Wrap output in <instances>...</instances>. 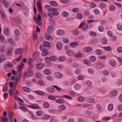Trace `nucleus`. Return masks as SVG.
<instances>
[{
  "label": "nucleus",
  "mask_w": 122,
  "mask_h": 122,
  "mask_svg": "<svg viewBox=\"0 0 122 122\" xmlns=\"http://www.w3.org/2000/svg\"><path fill=\"white\" fill-rule=\"evenodd\" d=\"M87 101L89 103H93L95 101L94 99L93 98H91L88 99L87 100Z\"/></svg>",
  "instance_id": "nucleus-52"
},
{
  "label": "nucleus",
  "mask_w": 122,
  "mask_h": 122,
  "mask_svg": "<svg viewBox=\"0 0 122 122\" xmlns=\"http://www.w3.org/2000/svg\"><path fill=\"white\" fill-rule=\"evenodd\" d=\"M6 59V56L4 54H1L0 56V61H4Z\"/></svg>",
  "instance_id": "nucleus-35"
},
{
  "label": "nucleus",
  "mask_w": 122,
  "mask_h": 122,
  "mask_svg": "<svg viewBox=\"0 0 122 122\" xmlns=\"http://www.w3.org/2000/svg\"><path fill=\"white\" fill-rule=\"evenodd\" d=\"M55 102L57 103L63 104L65 103V101L63 99H59L56 100Z\"/></svg>",
  "instance_id": "nucleus-16"
},
{
  "label": "nucleus",
  "mask_w": 122,
  "mask_h": 122,
  "mask_svg": "<svg viewBox=\"0 0 122 122\" xmlns=\"http://www.w3.org/2000/svg\"><path fill=\"white\" fill-rule=\"evenodd\" d=\"M43 44L46 47H49L50 45L49 42L47 41H45L43 42Z\"/></svg>",
  "instance_id": "nucleus-56"
},
{
  "label": "nucleus",
  "mask_w": 122,
  "mask_h": 122,
  "mask_svg": "<svg viewBox=\"0 0 122 122\" xmlns=\"http://www.w3.org/2000/svg\"><path fill=\"white\" fill-rule=\"evenodd\" d=\"M8 84V83H5L3 85V89L2 90L3 92H5L8 90V89L7 88V86Z\"/></svg>",
  "instance_id": "nucleus-22"
},
{
  "label": "nucleus",
  "mask_w": 122,
  "mask_h": 122,
  "mask_svg": "<svg viewBox=\"0 0 122 122\" xmlns=\"http://www.w3.org/2000/svg\"><path fill=\"white\" fill-rule=\"evenodd\" d=\"M100 6L102 7H107V5L106 4L103 2H102L100 4Z\"/></svg>",
  "instance_id": "nucleus-63"
},
{
  "label": "nucleus",
  "mask_w": 122,
  "mask_h": 122,
  "mask_svg": "<svg viewBox=\"0 0 122 122\" xmlns=\"http://www.w3.org/2000/svg\"><path fill=\"white\" fill-rule=\"evenodd\" d=\"M38 83L39 85L41 86H45L46 85V84L45 82L41 80H40L38 81Z\"/></svg>",
  "instance_id": "nucleus-13"
},
{
  "label": "nucleus",
  "mask_w": 122,
  "mask_h": 122,
  "mask_svg": "<svg viewBox=\"0 0 122 122\" xmlns=\"http://www.w3.org/2000/svg\"><path fill=\"white\" fill-rule=\"evenodd\" d=\"M36 76L37 78H41L42 77V75L40 72H37L36 74Z\"/></svg>",
  "instance_id": "nucleus-28"
},
{
  "label": "nucleus",
  "mask_w": 122,
  "mask_h": 122,
  "mask_svg": "<svg viewBox=\"0 0 122 122\" xmlns=\"http://www.w3.org/2000/svg\"><path fill=\"white\" fill-rule=\"evenodd\" d=\"M44 66V64L42 63H40L36 65L37 68L39 69L42 68Z\"/></svg>",
  "instance_id": "nucleus-11"
},
{
  "label": "nucleus",
  "mask_w": 122,
  "mask_h": 122,
  "mask_svg": "<svg viewBox=\"0 0 122 122\" xmlns=\"http://www.w3.org/2000/svg\"><path fill=\"white\" fill-rule=\"evenodd\" d=\"M114 105L112 103L109 104L108 106V109L109 111H112Z\"/></svg>",
  "instance_id": "nucleus-20"
},
{
  "label": "nucleus",
  "mask_w": 122,
  "mask_h": 122,
  "mask_svg": "<svg viewBox=\"0 0 122 122\" xmlns=\"http://www.w3.org/2000/svg\"><path fill=\"white\" fill-rule=\"evenodd\" d=\"M89 34L90 35L92 36H95L96 35V33L93 31H89Z\"/></svg>",
  "instance_id": "nucleus-43"
},
{
  "label": "nucleus",
  "mask_w": 122,
  "mask_h": 122,
  "mask_svg": "<svg viewBox=\"0 0 122 122\" xmlns=\"http://www.w3.org/2000/svg\"><path fill=\"white\" fill-rule=\"evenodd\" d=\"M10 32V30L8 29H6L4 32V33L7 36L9 35Z\"/></svg>",
  "instance_id": "nucleus-37"
},
{
  "label": "nucleus",
  "mask_w": 122,
  "mask_h": 122,
  "mask_svg": "<svg viewBox=\"0 0 122 122\" xmlns=\"http://www.w3.org/2000/svg\"><path fill=\"white\" fill-rule=\"evenodd\" d=\"M9 42L11 45H15V43L14 41L12 39L10 38L8 40Z\"/></svg>",
  "instance_id": "nucleus-19"
},
{
  "label": "nucleus",
  "mask_w": 122,
  "mask_h": 122,
  "mask_svg": "<svg viewBox=\"0 0 122 122\" xmlns=\"http://www.w3.org/2000/svg\"><path fill=\"white\" fill-rule=\"evenodd\" d=\"M82 56V54L80 52H78L75 55V56L76 58L81 57Z\"/></svg>",
  "instance_id": "nucleus-55"
},
{
  "label": "nucleus",
  "mask_w": 122,
  "mask_h": 122,
  "mask_svg": "<svg viewBox=\"0 0 122 122\" xmlns=\"http://www.w3.org/2000/svg\"><path fill=\"white\" fill-rule=\"evenodd\" d=\"M116 8V7L114 5H111L109 6V9L110 10H114Z\"/></svg>",
  "instance_id": "nucleus-44"
},
{
  "label": "nucleus",
  "mask_w": 122,
  "mask_h": 122,
  "mask_svg": "<svg viewBox=\"0 0 122 122\" xmlns=\"http://www.w3.org/2000/svg\"><path fill=\"white\" fill-rule=\"evenodd\" d=\"M47 80L50 81H52L54 79V78L52 76H49L47 77Z\"/></svg>",
  "instance_id": "nucleus-58"
},
{
  "label": "nucleus",
  "mask_w": 122,
  "mask_h": 122,
  "mask_svg": "<svg viewBox=\"0 0 122 122\" xmlns=\"http://www.w3.org/2000/svg\"><path fill=\"white\" fill-rule=\"evenodd\" d=\"M49 116L48 115H45L42 117V119L45 120H48L49 118Z\"/></svg>",
  "instance_id": "nucleus-51"
},
{
  "label": "nucleus",
  "mask_w": 122,
  "mask_h": 122,
  "mask_svg": "<svg viewBox=\"0 0 122 122\" xmlns=\"http://www.w3.org/2000/svg\"><path fill=\"white\" fill-rule=\"evenodd\" d=\"M20 108L22 111L25 112H27L28 111V110L27 109L23 107H20Z\"/></svg>",
  "instance_id": "nucleus-60"
},
{
  "label": "nucleus",
  "mask_w": 122,
  "mask_h": 122,
  "mask_svg": "<svg viewBox=\"0 0 122 122\" xmlns=\"http://www.w3.org/2000/svg\"><path fill=\"white\" fill-rule=\"evenodd\" d=\"M12 49H10L6 51V53L8 56H10L12 54Z\"/></svg>",
  "instance_id": "nucleus-26"
},
{
  "label": "nucleus",
  "mask_w": 122,
  "mask_h": 122,
  "mask_svg": "<svg viewBox=\"0 0 122 122\" xmlns=\"http://www.w3.org/2000/svg\"><path fill=\"white\" fill-rule=\"evenodd\" d=\"M23 89L24 91L27 92H29L30 91V89L27 87H23Z\"/></svg>",
  "instance_id": "nucleus-53"
},
{
  "label": "nucleus",
  "mask_w": 122,
  "mask_h": 122,
  "mask_svg": "<svg viewBox=\"0 0 122 122\" xmlns=\"http://www.w3.org/2000/svg\"><path fill=\"white\" fill-rule=\"evenodd\" d=\"M98 30L99 31L102 32L104 30V28L103 26H100L98 27Z\"/></svg>",
  "instance_id": "nucleus-62"
},
{
  "label": "nucleus",
  "mask_w": 122,
  "mask_h": 122,
  "mask_svg": "<svg viewBox=\"0 0 122 122\" xmlns=\"http://www.w3.org/2000/svg\"><path fill=\"white\" fill-rule=\"evenodd\" d=\"M39 55V53L37 52H36L33 54V57L35 59L37 58Z\"/></svg>",
  "instance_id": "nucleus-33"
},
{
  "label": "nucleus",
  "mask_w": 122,
  "mask_h": 122,
  "mask_svg": "<svg viewBox=\"0 0 122 122\" xmlns=\"http://www.w3.org/2000/svg\"><path fill=\"white\" fill-rule=\"evenodd\" d=\"M50 4L53 6L56 7L58 5L57 4L56 2L54 1H51Z\"/></svg>",
  "instance_id": "nucleus-47"
},
{
  "label": "nucleus",
  "mask_w": 122,
  "mask_h": 122,
  "mask_svg": "<svg viewBox=\"0 0 122 122\" xmlns=\"http://www.w3.org/2000/svg\"><path fill=\"white\" fill-rule=\"evenodd\" d=\"M78 100L80 102H82L85 101V97L82 96H80L77 98Z\"/></svg>",
  "instance_id": "nucleus-21"
},
{
  "label": "nucleus",
  "mask_w": 122,
  "mask_h": 122,
  "mask_svg": "<svg viewBox=\"0 0 122 122\" xmlns=\"http://www.w3.org/2000/svg\"><path fill=\"white\" fill-rule=\"evenodd\" d=\"M81 70L79 69L76 70L75 71V73L77 75H79L81 73Z\"/></svg>",
  "instance_id": "nucleus-64"
},
{
  "label": "nucleus",
  "mask_w": 122,
  "mask_h": 122,
  "mask_svg": "<svg viewBox=\"0 0 122 122\" xmlns=\"http://www.w3.org/2000/svg\"><path fill=\"white\" fill-rule=\"evenodd\" d=\"M42 51V55L43 56H46L47 54L48 53V50L46 49L45 50H44Z\"/></svg>",
  "instance_id": "nucleus-39"
},
{
  "label": "nucleus",
  "mask_w": 122,
  "mask_h": 122,
  "mask_svg": "<svg viewBox=\"0 0 122 122\" xmlns=\"http://www.w3.org/2000/svg\"><path fill=\"white\" fill-rule=\"evenodd\" d=\"M117 29L120 31L122 30V25L118 23L117 25Z\"/></svg>",
  "instance_id": "nucleus-42"
},
{
  "label": "nucleus",
  "mask_w": 122,
  "mask_h": 122,
  "mask_svg": "<svg viewBox=\"0 0 122 122\" xmlns=\"http://www.w3.org/2000/svg\"><path fill=\"white\" fill-rule=\"evenodd\" d=\"M2 2L3 4L5 5V7L8 6L9 5V4L5 0H0Z\"/></svg>",
  "instance_id": "nucleus-31"
},
{
  "label": "nucleus",
  "mask_w": 122,
  "mask_h": 122,
  "mask_svg": "<svg viewBox=\"0 0 122 122\" xmlns=\"http://www.w3.org/2000/svg\"><path fill=\"white\" fill-rule=\"evenodd\" d=\"M43 105L44 107L46 108H48L49 107V104L47 102H44L43 104Z\"/></svg>",
  "instance_id": "nucleus-46"
},
{
  "label": "nucleus",
  "mask_w": 122,
  "mask_h": 122,
  "mask_svg": "<svg viewBox=\"0 0 122 122\" xmlns=\"http://www.w3.org/2000/svg\"><path fill=\"white\" fill-rule=\"evenodd\" d=\"M88 26V25L87 24L82 23L80 24L79 27L83 30H85L87 29Z\"/></svg>",
  "instance_id": "nucleus-1"
},
{
  "label": "nucleus",
  "mask_w": 122,
  "mask_h": 122,
  "mask_svg": "<svg viewBox=\"0 0 122 122\" xmlns=\"http://www.w3.org/2000/svg\"><path fill=\"white\" fill-rule=\"evenodd\" d=\"M83 16L80 13L76 15L77 18L79 19H82L83 17Z\"/></svg>",
  "instance_id": "nucleus-50"
},
{
  "label": "nucleus",
  "mask_w": 122,
  "mask_h": 122,
  "mask_svg": "<svg viewBox=\"0 0 122 122\" xmlns=\"http://www.w3.org/2000/svg\"><path fill=\"white\" fill-rule=\"evenodd\" d=\"M66 53L69 56H71L74 54V51L72 50H69L66 52Z\"/></svg>",
  "instance_id": "nucleus-10"
},
{
  "label": "nucleus",
  "mask_w": 122,
  "mask_h": 122,
  "mask_svg": "<svg viewBox=\"0 0 122 122\" xmlns=\"http://www.w3.org/2000/svg\"><path fill=\"white\" fill-rule=\"evenodd\" d=\"M51 61H56L57 60V58L55 56H52L50 58Z\"/></svg>",
  "instance_id": "nucleus-25"
},
{
  "label": "nucleus",
  "mask_w": 122,
  "mask_h": 122,
  "mask_svg": "<svg viewBox=\"0 0 122 122\" xmlns=\"http://www.w3.org/2000/svg\"><path fill=\"white\" fill-rule=\"evenodd\" d=\"M37 5L39 11H42V6L40 2L39 1L37 2Z\"/></svg>",
  "instance_id": "nucleus-17"
},
{
  "label": "nucleus",
  "mask_w": 122,
  "mask_h": 122,
  "mask_svg": "<svg viewBox=\"0 0 122 122\" xmlns=\"http://www.w3.org/2000/svg\"><path fill=\"white\" fill-rule=\"evenodd\" d=\"M56 46L58 50H60L62 47V44L61 42H58L56 44Z\"/></svg>",
  "instance_id": "nucleus-15"
},
{
  "label": "nucleus",
  "mask_w": 122,
  "mask_h": 122,
  "mask_svg": "<svg viewBox=\"0 0 122 122\" xmlns=\"http://www.w3.org/2000/svg\"><path fill=\"white\" fill-rule=\"evenodd\" d=\"M54 76L57 78H60L62 77V75L61 73L59 72H56L54 74Z\"/></svg>",
  "instance_id": "nucleus-7"
},
{
  "label": "nucleus",
  "mask_w": 122,
  "mask_h": 122,
  "mask_svg": "<svg viewBox=\"0 0 122 122\" xmlns=\"http://www.w3.org/2000/svg\"><path fill=\"white\" fill-rule=\"evenodd\" d=\"M5 67L6 68H11L13 67V63H10L9 61L6 62L4 64Z\"/></svg>",
  "instance_id": "nucleus-2"
},
{
  "label": "nucleus",
  "mask_w": 122,
  "mask_h": 122,
  "mask_svg": "<svg viewBox=\"0 0 122 122\" xmlns=\"http://www.w3.org/2000/svg\"><path fill=\"white\" fill-rule=\"evenodd\" d=\"M24 65V64L23 63H21L20 64L19 66L17 68V71L18 72H19L21 70V66H23Z\"/></svg>",
  "instance_id": "nucleus-30"
},
{
  "label": "nucleus",
  "mask_w": 122,
  "mask_h": 122,
  "mask_svg": "<svg viewBox=\"0 0 122 122\" xmlns=\"http://www.w3.org/2000/svg\"><path fill=\"white\" fill-rule=\"evenodd\" d=\"M89 59L90 61H95L96 60V58L95 56H90Z\"/></svg>",
  "instance_id": "nucleus-29"
},
{
  "label": "nucleus",
  "mask_w": 122,
  "mask_h": 122,
  "mask_svg": "<svg viewBox=\"0 0 122 122\" xmlns=\"http://www.w3.org/2000/svg\"><path fill=\"white\" fill-rule=\"evenodd\" d=\"M117 91H113L111 92L110 95L111 97H113L117 95Z\"/></svg>",
  "instance_id": "nucleus-9"
},
{
  "label": "nucleus",
  "mask_w": 122,
  "mask_h": 122,
  "mask_svg": "<svg viewBox=\"0 0 122 122\" xmlns=\"http://www.w3.org/2000/svg\"><path fill=\"white\" fill-rule=\"evenodd\" d=\"M48 98L49 99L52 100H55L56 99V98L55 97L51 96H48Z\"/></svg>",
  "instance_id": "nucleus-59"
},
{
  "label": "nucleus",
  "mask_w": 122,
  "mask_h": 122,
  "mask_svg": "<svg viewBox=\"0 0 122 122\" xmlns=\"http://www.w3.org/2000/svg\"><path fill=\"white\" fill-rule=\"evenodd\" d=\"M49 21L51 24L53 25H55L56 24L55 21L53 19L50 18L49 20Z\"/></svg>",
  "instance_id": "nucleus-32"
},
{
  "label": "nucleus",
  "mask_w": 122,
  "mask_h": 122,
  "mask_svg": "<svg viewBox=\"0 0 122 122\" xmlns=\"http://www.w3.org/2000/svg\"><path fill=\"white\" fill-rule=\"evenodd\" d=\"M58 60L59 61H64L66 60V58L65 57L61 56L59 57Z\"/></svg>",
  "instance_id": "nucleus-45"
},
{
  "label": "nucleus",
  "mask_w": 122,
  "mask_h": 122,
  "mask_svg": "<svg viewBox=\"0 0 122 122\" xmlns=\"http://www.w3.org/2000/svg\"><path fill=\"white\" fill-rule=\"evenodd\" d=\"M8 121V119L6 117H5L4 118L2 117L1 118V121L4 122H7Z\"/></svg>",
  "instance_id": "nucleus-57"
},
{
  "label": "nucleus",
  "mask_w": 122,
  "mask_h": 122,
  "mask_svg": "<svg viewBox=\"0 0 122 122\" xmlns=\"http://www.w3.org/2000/svg\"><path fill=\"white\" fill-rule=\"evenodd\" d=\"M1 16L2 18L5 20L6 18V16L5 14L3 12H1Z\"/></svg>",
  "instance_id": "nucleus-49"
},
{
  "label": "nucleus",
  "mask_w": 122,
  "mask_h": 122,
  "mask_svg": "<svg viewBox=\"0 0 122 122\" xmlns=\"http://www.w3.org/2000/svg\"><path fill=\"white\" fill-rule=\"evenodd\" d=\"M53 14L55 15H58L59 12L55 9H53L52 10Z\"/></svg>",
  "instance_id": "nucleus-41"
},
{
  "label": "nucleus",
  "mask_w": 122,
  "mask_h": 122,
  "mask_svg": "<svg viewBox=\"0 0 122 122\" xmlns=\"http://www.w3.org/2000/svg\"><path fill=\"white\" fill-rule=\"evenodd\" d=\"M66 106L64 105H61L58 107V109L59 111H62L66 109Z\"/></svg>",
  "instance_id": "nucleus-4"
},
{
  "label": "nucleus",
  "mask_w": 122,
  "mask_h": 122,
  "mask_svg": "<svg viewBox=\"0 0 122 122\" xmlns=\"http://www.w3.org/2000/svg\"><path fill=\"white\" fill-rule=\"evenodd\" d=\"M23 51V49L22 48L17 49L15 51V53L16 54H21Z\"/></svg>",
  "instance_id": "nucleus-6"
},
{
  "label": "nucleus",
  "mask_w": 122,
  "mask_h": 122,
  "mask_svg": "<svg viewBox=\"0 0 122 122\" xmlns=\"http://www.w3.org/2000/svg\"><path fill=\"white\" fill-rule=\"evenodd\" d=\"M103 48L107 51H110L111 50V47L110 46L104 47H103Z\"/></svg>",
  "instance_id": "nucleus-54"
},
{
  "label": "nucleus",
  "mask_w": 122,
  "mask_h": 122,
  "mask_svg": "<svg viewBox=\"0 0 122 122\" xmlns=\"http://www.w3.org/2000/svg\"><path fill=\"white\" fill-rule=\"evenodd\" d=\"M83 51L86 52H91L92 50V48L89 47H86L83 48Z\"/></svg>",
  "instance_id": "nucleus-5"
},
{
  "label": "nucleus",
  "mask_w": 122,
  "mask_h": 122,
  "mask_svg": "<svg viewBox=\"0 0 122 122\" xmlns=\"http://www.w3.org/2000/svg\"><path fill=\"white\" fill-rule=\"evenodd\" d=\"M70 46L73 47H75L77 45V43L76 42H72L70 44Z\"/></svg>",
  "instance_id": "nucleus-36"
},
{
  "label": "nucleus",
  "mask_w": 122,
  "mask_h": 122,
  "mask_svg": "<svg viewBox=\"0 0 122 122\" xmlns=\"http://www.w3.org/2000/svg\"><path fill=\"white\" fill-rule=\"evenodd\" d=\"M33 72L31 71H29L28 72L25 73V75L27 77H29L31 76L33 74Z\"/></svg>",
  "instance_id": "nucleus-12"
},
{
  "label": "nucleus",
  "mask_w": 122,
  "mask_h": 122,
  "mask_svg": "<svg viewBox=\"0 0 122 122\" xmlns=\"http://www.w3.org/2000/svg\"><path fill=\"white\" fill-rule=\"evenodd\" d=\"M95 52L97 54L99 55H101L102 53V51L101 50H95Z\"/></svg>",
  "instance_id": "nucleus-24"
},
{
  "label": "nucleus",
  "mask_w": 122,
  "mask_h": 122,
  "mask_svg": "<svg viewBox=\"0 0 122 122\" xmlns=\"http://www.w3.org/2000/svg\"><path fill=\"white\" fill-rule=\"evenodd\" d=\"M61 15L63 17H66L68 16L69 13L66 11H63L61 13Z\"/></svg>",
  "instance_id": "nucleus-18"
},
{
  "label": "nucleus",
  "mask_w": 122,
  "mask_h": 122,
  "mask_svg": "<svg viewBox=\"0 0 122 122\" xmlns=\"http://www.w3.org/2000/svg\"><path fill=\"white\" fill-rule=\"evenodd\" d=\"M28 107L30 108L34 109H38L40 108V106L36 104H34L31 105H29Z\"/></svg>",
  "instance_id": "nucleus-3"
},
{
  "label": "nucleus",
  "mask_w": 122,
  "mask_h": 122,
  "mask_svg": "<svg viewBox=\"0 0 122 122\" xmlns=\"http://www.w3.org/2000/svg\"><path fill=\"white\" fill-rule=\"evenodd\" d=\"M15 22L19 24L21 21V20L20 18L17 17L15 18L14 19Z\"/></svg>",
  "instance_id": "nucleus-34"
},
{
  "label": "nucleus",
  "mask_w": 122,
  "mask_h": 122,
  "mask_svg": "<svg viewBox=\"0 0 122 122\" xmlns=\"http://www.w3.org/2000/svg\"><path fill=\"white\" fill-rule=\"evenodd\" d=\"M36 115L38 116H41L43 114V112L41 111H38L36 112Z\"/></svg>",
  "instance_id": "nucleus-40"
},
{
  "label": "nucleus",
  "mask_w": 122,
  "mask_h": 122,
  "mask_svg": "<svg viewBox=\"0 0 122 122\" xmlns=\"http://www.w3.org/2000/svg\"><path fill=\"white\" fill-rule=\"evenodd\" d=\"M54 28L52 26H49L47 29L48 31L50 33H52L53 31Z\"/></svg>",
  "instance_id": "nucleus-27"
},
{
  "label": "nucleus",
  "mask_w": 122,
  "mask_h": 122,
  "mask_svg": "<svg viewBox=\"0 0 122 122\" xmlns=\"http://www.w3.org/2000/svg\"><path fill=\"white\" fill-rule=\"evenodd\" d=\"M46 89L48 92L51 93L53 92L55 90L54 88L51 87H47Z\"/></svg>",
  "instance_id": "nucleus-8"
},
{
  "label": "nucleus",
  "mask_w": 122,
  "mask_h": 122,
  "mask_svg": "<svg viewBox=\"0 0 122 122\" xmlns=\"http://www.w3.org/2000/svg\"><path fill=\"white\" fill-rule=\"evenodd\" d=\"M72 11L74 12L77 13L79 11V10L78 8H75L73 9Z\"/></svg>",
  "instance_id": "nucleus-61"
},
{
  "label": "nucleus",
  "mask_w": 122,
  "mask_h": 122,
  "mask_svg": "<svg viewBox=\"0 0 122 122\" xmlns=\"http://www.w3.org/2000/svg\"><path fill=\"white\" fill-rule=\"evenodd\" d=\"M44 73L47 75H49L50 74L51 72V71L48 69H46L44 71Z\"/></svg>",
  "instance_id": "nucleus-48"
},
{
  "label": "nucleus",
  "mask_w": 122,
  "mask_h": 122,
  "mask_svg": "<svg viewBox=\"0 0 122 122\" xmlns=\"http://www.w3.org/2000/svg\"><path fill=\"white\" fill-rule=\"evenodd\" d=\"M81 87V86L80 85L78 84H76L75 85L74 88L76 90H78L80 89Z\"/></svg>",
  "instance_id": "nucleus-38"
},
{
  "label": "nucleus",
  "mask_w": 122,
  "mask_h": 122,
  "mask_svg": "<svg viewBox=\"0 0 122 122\" xmlns=\"http://www.w3.org/2000/svg\"><path fill=\"white\" fill-rule=\"evenodd\" d=\"M35 92L37 95L41 96H43L45 95L44 92L41 91H35Z\"/></svg>",
  "instance_id": "nucleus-14"
},
{
  "label": "nucleus",
  "mask_w": 122,
  "mask_h": 122,
  "mask_svg": "<svg viewBox=\"0 0 122 122\" xmlns=\"http://www.w3.org/2000/svg\"><path fill=\"white\" fill-rule=\"evenodd\" d=\"M64 33L63 30H58L57 32V34L58 35L61 36L63 35Z\"/></svg>",
  "instance_id": "nucleus-23"
}]
</instances>
